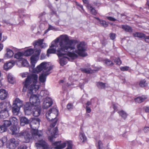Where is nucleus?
<instances>
[{
    "mask_svg": "<svg viewBox=\"0 0 149 149\" xmlns=\"http://www.w3.org/2000/svg\"><path fill=\"white\" fill-rule=\"evenodd\" d=\"M106 84L103 83L102 82H99L97 83V87L101 89L105 88L107 86H106Z\"/></svg>",
    "mask_w": 149,
    "mask_h": 149,
    "instance_id": "nucleus-37",
    "label": "nucleus"
},
{
    "mask_svg": "<svg viewBox=\"0 0 149 149\" xmlns=\"http://www.w3.org/2000/svg\"><path fill=\"white\" fill-rule=\"evenodd\" d=\"M56 123V120H55L54 122H52L47 132V133L48 135V139L51 141H52L53 139L56 138L57 136L58 133L57 128L56 127H54Z\"/></svg>",
    "mask_w": 149,
    "mask_h": 149,
    "instance_id": "nucleus-6",
    "label": "nucleus"
},
{
    "mask_svg": "<svg viewBox=\"0 0 149 149\" xmlns=\"http://www.w3.org/2000/svg\"><path fill=\"white\" fill-rule=\"evenodd\" d=\"M35 146L38 148L42 147V149H48L47 143L42 140H38V142L35 144Z\"/></svg>",
    "mask_w": 149,
    "mask_h": 149,
    "instance_id": "nucleus-15",
    "label": "nucleus"
},
{
    "mask_svg": "<svg viewBox=\"0 0 149 149\" xmlns=\"http://www.w3.org/2000/svg\"><path fill=\"white\" fill-rule=\"evenodd\" d=\"M44 39H39L36 40L33 42V45L35 48L38 46L40 47L41 48H45L47 46L46 44L44 43Z\"/></svg>",
    "mask_w": 149,
    "mask_h": 149,
    "instance_id": "nucleus-14",
    "label": "nucleus"
},
{
    "mask_svg": "<svg viewBox=\"0 0 149 149\" xmlns=\"http://www.w3.org/2000/svg\"><path fill=\"white\" fill-rule=\"evenodd\" d=\"M52 68V67L49 65V63L43 62L36 68L33 69V72L36 73L41 72H42V73H49V72Z\"/></svg>",
    "mask_w": 149,
    "mask_h": 149,
    "instance_id": "nucleus-5",
    "label": "nucleus"
},
{
    "mask_svg": "<svg viewBox=\"0 0 149 149\" xmlns=\"http://www.w3.org/2000/svg\"><path fill=\"white\" fill-rule=\"evenodd\" d=\"M115 63H116V64L120 65L121 63V61H120V59L119 58H117L116 59L115 61Z\"/></svg>",
    "mask_w": 149,
    "mask_h": 149,
    "instance_id": "nucleus-45",
    "label": "nucleus"
},
{
    "mask_svg": "<svg viewBox=\"0 0 149 149\" xmlns=\"http://www.w3.org/2000/svg\"><path fill=\"white\" fill-rule=\"evenodd\" d=\"M3 79V78H2V76H1V72H0V80L2 81V80Z\"/></svg>",
    "mask_w": 149,
    "mask_h": 149,
    "instance_id": "nucleus-61",
    "label": "nucleus"
},
{
    "mask_svg": "<svg viewBox=\"0 0 149 149\" xmlns=\"http://www.w3.org/2000/svg\"><path fill=\"white\" fill-rule=\"evenodd\" d=\"M3 45L0 43V51L2 50L3 48Z\"/></svg>",
    "mask_w": 149,
    "mask_h": 149,
    "instance_id": "nucleus-57",
    "label": "nucleus"
},
{
    "mask_svg": "<svg viewBox=\"0 0 149 149\" xmlns=\"http://www.w3.org/2000/svg\"><path fill=\"white\" fill-rule=\"evenodd\" d=\"M11 125H17L18 123L19 120L17 119L15 117H12L10 118Z\"/></svg>",
    "mask_w": 149,
    "mask_h": 149,
    "instance_id": "nucleus-30",
    "label": "nucleus"
},
{
    "mask_svg": "<svg viewBox=\"0 0 149 149\" xmlns=\"http://www.w3.org/2000/svg\"><path fill=\"white\" fill-rule=\"evenodd\" d=\"M83 3L87 4L86 7L88 8L90 13L92 14L95 15L97 13L96 10L91 4L88 3V0H83Z\"/></svg>",
    "mask_w": 149,
    "mask_h": 149,
    "instance_id": "nucleus-18",
    "label": "nucleus"
},
{
    "mask_svg": "<svg viewBox=\"0 0 149 149\" xmlns=\"http://www.w3.org/2000/svg\"><path fill=\"white\" fill-rule=\"evenodd\" d=\"M146 81L145 80H142L140 82L139 85L141 87H144L146 86Z\"/></svg>",
    "mask_w": 149,
    "mask_h": 149,
    "instance_id": "nucleus-44",
    "label": "nucleus"
},
{
    "mask_svg": "<svg viewBox=\"0 0 149 149\" xmlns=\"http://www.w3.org/2000/svg\"><path fill=\"white\" fill-rule=\"evenodd\" d=\"M99 23L100 24V25L102 26H103L104 27H107L108 26V24L107 23V22L104 20H101L100 21Z\"/></svg>",
    "mask_w": 149,
    "mask_h": 149,
    "instance_id": "nucleus-43",
    "label": "nucleus"
},
{
    "mask_svg": "<svg viewBox=\"0 0 149 149\" xmlns=\"http://www.w3.org/2000/svg\"><path fill=\"white\" fill-rule=\"evenodd\" d=\"M8 140L6 136H3L2 138L0 140V143L2 142L0 146H3L4 144Z\"/></svg>",
    "mask_w": 149,
    "mask_h": 149,
    "instance_id": "nucleus-40",
    "label": "nucleus"
},
{
    "mask_svg": "<svg viewBox=\"0 0 149 149\" xmlns=\"http://www.w3.org/2000/svg\"><path fill=\"white\" fill-rule=\"evenodd\" d=\"M27 75V74L26 73H23L22 74V77H26Z\"/></svg>",
    "mask_w": 149,
    "mask_h": 149,
    "instance_id": "nucleus-56",
    "label": "nucleus"
},
{
    "mask_svg": "<svg viewBox=\"0 0 149 149\" xmlns=\"http://www.w3.org/2000/svg\"><path fill=\"white\" fill-rule=\"evenodd\" d=\"M20 107L13 105L12 107V111L14 115H18L19 112Z\"/></svg>",
    "mask_w": 149,
    "mask_h": 149,
    "instance_id": "nucleus-27",
    "label": "nucleus"
},
{
    "mask_svg": "<svg viewBox=\"0 0 149 149\" xmlns=\"http://www.w3.org/2000/svg\"><path fill=\"white\" fill-rule=\"evenodd\" d=\"M58 114V110L55 108H53L50 109L46 113V118L49 121H53L54 122L55 120L57 121L56 119Z\"/></svg>",
    "mask_w": 149,
    "mask_h": 149,
    "instance_id": "nucleus-8",
    "label": "nucleus"
},
{
    "mask_svg": "<svg viewBox=\"0 0 149 149\" xmlns=\"http://www.w3.org/2000/svg\"><path fill=\"white\" fill-rule=\"evenodd\" d=\"M86 112L88 113H90L91 111V108L88 107H86Z\"/></svg>",
    "mask_w": 149,
    "mask_h": 149,
    "instance_id": "nucleus-52",
    "label": "nucleus"
},
{
    "mask_svg": "<svg viewBox=\"0 0 149 149\" xmlns=\"http://www.w3.org/2000/svg\"><path fill=\"white\" fill-rule=\"evenodd\" d=\"M31 128L33 130V132L31 133L30 131V130L28 129L26 130H29V131L31 132V134L32 135V137L33 136L34 137V136H36V138H39L41 136H42V133L41 131H38L37 129L38 128H36L34 127H36V125H35L34 126H30Z\"/></svg>",
    "mask_w": 149,
    "mask_h": 149,
    "instance_id": "nucleus-10",
    "label": "nucleus"
},
{
    "mask_svg": "<svg viewBox=\"0 0 149 149\" xmlns=\"http://www.w3.org/2000/svg\"><path fill=\"white\" fill-rule=\"evenodd\" d=\"M78 42L75 40H70L66 35H61L59 37L53 41L50 48H57L59 45V47L57 50L58 56L67 55L68 51L75 49L74 45Z\"/></svg>",
    "mask_w": 149,
    "mask_h": 149,
    "instance_id": "nucleus-2",
    "label": "nucleus"
},
{
    "mask_svg": "<svg viewBox=\"0 0 149 149\" xmlns=\"http://www.w3.org/2000/svg\"><path fill=\"white\" fill-rule=\"evenodd\" d=\"M74 47H75V45ZM77 49H75V48L72 50H68L67 55L72 59L76 58L79 56L84 57L87 56V53L85 52L87 48L85 42H80L77 45Z\"/></svg>",
    "mask_w": 149,
    "mask_h": 149,
    "instance_id": "nucleus-3",
    "label": "nucleus"
},
{
    "mask_svg": "<svg viewBox=\"0 0 149 149\" xmlns=\"http://www.w3.org/2000/svg\"><path fill=\"white\" fill-rule=\"evenodd\" d=\"M107 18L108 19L111 21H114L116 20V19L111 17H107Z\"/></svg>",
    "mask_w": 149,
    "mask_h": 149,
    "instance_id": "nucleus-50",
    "label": "nucleus"
},
{
    "mask_svg": "<svg viewBox=\"0 0 149 149\" xmlns=\"http://www.w3.org/2000/svg\"><path fill=\"white\" fill-rule=\"evenodd\" d=\"M67 107L68 110H70L73 108V104H72L69 103L67 104Z\"/></svg>",
    "mask_w": 149,
    "mask_h": 149,
    "instance_id": "nucleus-49",
    "label": "nucleus"
},
{
    "mask_svg": "<svg viewBox=\"0 0 149 149\" xmlns=\"http://www.w3.org/2000/svg\"><path fill=\"white\" fill-rule=\"evenodd\" d=\"M134 36L135 37H137L139 38H142L145 37V35L142 33L139 32H136L133 33Z\"/></svg>",
    "mask_w": 149,
    "mask_h": 149,
    "instance_id": "nucleus-39",
    "label": "nucleus"
},
{
    "mask_svg": "<svg viewBox=\"0 0 149 149\" xmlns=\"http://www.w3.org/2000/svg\"><path fill=\"white\" fill-rule=\"evenodd\" d=\"M79 140L80 142L84 143L87 140V138L84 133L80 132L79 135Z\"/></svg>",
    "mask_w": 149,
    "mask_h": 149,
    "instance_id": "nucleus-29",
    "label": "nucleus"
},
{
    "mask_svg": "<svg viewBox=\"0 0 149 149\" xmlns=\"http://www.w3.org/2000/svg\"><path fill=\"white\" fill-rule=\"evenodd\" d=\"M32 110V112L33 115L35 117H38L40 114L41 112V109L40 107L36 106L33 107Z\"/></svg>",
    "mask_w": 149,
    "mask_h": 149,
    "instance_id": "nucleus-20",
    "label": "nucleus"
},
{
    "mask_svg": "<svg viewBox=\"0 0 149 149\" xmlns=\"http://www.w3.org/2000/svg\"><path fill=\"white\" fill-rule=\"evenodd\" d=\"M120 116L123 118L125 119L127 116V114L123 110H121L118 112Z\"/></svg>",
    "mask_w": 149,
    "mask_h": 149,
    "instance_id": "nucleus-38",
    "label": "nucleus"
},
{
    "mask_svg": "<svg viewBox=\"0 0 149 149\" xmlns=\"http://www.w3.org/2000/svg\"><path fill=\"white\" fill-rule=\"evenodd\" d=\"M19 141L14 138H12L9 141V146L11 149H15L19 145Z\"/></svg>",
    "mask_w": 149,
    "mask_h": 149,
    "instance_id": "nucleus-16",
    "label": "nucleus"
},
{
    "mask_svg": "<svg viewBox=\"0 0 149 149\" xmlns=\"http://www.w3.org/2000/svg\"><path fill=\"white\" fill-rule=\"evenodd\" d=\"M16 62L13 60L10 61L5 63L3 66V69L6 70L11 69L15 64Z\"/></svg>",
    "mask_w": 149,
    "mask_h": 149,
    "instance_id": "nucleus-17",
    "label": "nucleus"
},
{
    "mask_svg": "<svg viewBox=\"0 0 149 149\" xmlns=\"http://www.w3.org/2000/svg\"><path fill=\"white\" fill-rule=\"evenodd\" d=\"M144 131L145 132H147L149 131V127H145L144 129Z\"/></svg>",
    "mask_w": 149,
    "mask_h": 149,
    "instance_id": "nucleus-54",
    "label": "nucleus"
},
{
    "mask_svg": "<svg viewBox=\"0 0 149 149\" xmlns=\"http://www.w3.org/2000/svg\"><path fill=\"white\" fill-rule=\"evenodd\" d=\"M10 130L12 132L13 135H17V136L18 138H22L24 142L28 143L29 142L32 138V135L28 130H23L19 133V130H17L16 126H11Z\"/></svg>",
    "mask_w": 149,
    "mask_h": 149,
    "instance_id": "nucleus-4",
    "label": "nucleus"
},
{
    "mask_svg": "<svg viewBox=\"0 0 149 149\" xmlns=\"http://www.w3.org/2000/svg\"><path fill=\"white\" fill-rule=\"evenodd\" d=\"M45 56L43 54H42L41 56V59H43L45 58Z\"/></svg>",
    "mask_w": 149,
    "mask_h": 149,
    "instance_id": "nucleus-60",
    "label": "nucleus"
},
{
    "mask_svg": "<svg viewBox=\"0 0 149 149\" xmlns=\"http://www.w3.org/2000/svg\"><path fill=\"white\" fill-rule=\"evenodd\" d=\"M145 110L146 112L149 113V107H146L145 109Z\"/></svg>",
    "mask_w": 149,
    "mask_h": 149,
    "instance_id": "nucleus-55",
    "label": "nucleus"
},
{
    "mask_svg": "<svg viewBox=\"0 0 149 149\" xmlns=\"http://www.w3.org/2000/svg\"><path fill=\"white\" fill-rule=\"evenodd\" d=\"M113 107L114 110H116L117 109V107L115 104L113 105Z\"/></svg>",
    "mask_w": 149,
    "mask_h": 149,
    "instance_id": "nucleus-59",
    "label": "nucleus"
},
{
    "mask_svg": "<svg viewBox=\"0 0 149 149\" xmlns=\"http://www.w3.org/2000/svg\"><path fill=\"white\" fill-rule=\"evenodd\" d=\"M49 93L48 91L47 90L42 91L40 93V96L43 97V99L45 98H47V97H49L48 96Z\"/></svg>",
    "mask_w": 149,
    "mask_h": 149,
    "instance_id": "nucleus-28",
    "label": "nucleus"
},
{
    "mask_svg": "<svg viewBox=\"0 0 149 149\" xmlns=\"http://www.w3.org/2000/svg\"><path fill=\"white\" fill-rule=\"evenodd\" d=\"M16 64L19 67H28L29 65V64L27 61L23 58L20 60L16 61Z\"/></svg>",
    "mask_w": 149,
    "mask_h": 149,
    "instance_id": "nucleus-12",
    "label": "nucleus"
},
{
    "mask_svg": "<svg viewBox=\"0 0 149 149\" xmlns=\"http://www.w3.org/2000/svg\"><path fill=\"white\" fill-rule=\"evenodd\" d=\"M11 125L10 120H4L3 124L2 126H0V133L6 132L7 130V127Z\"/></svg>",
    "mask_w": 149,
    "mask_h": 149,
    "instance_id": "nucleus-13",
    "label": "nucleus"
},
{
    "mask_svg": "<svg viewBox=\"0 0 149 149\" xmlns=\"http://www.w3.org/2000/svg\"><path fill=\"white\" fill-rule=\"evenodd\" d=\"M27 147L25 146H21L19 147L18 149H26Z\"/></svg>",
    "mask_w": 149,
    "mask_h": 149,
    "instance_id": "nucleus-53",
    "label": "nucleus"
},
{
    "mask_svg": "<svg viewBox=\"0 0 149 149\" xmlns=\"http://www.w3.org/2000/svg\"><path fill=\"white\" fill-rule=\"evenodd\" d=\"M6 53L4 55V58H10L13 57L14 53L12 50L7 48H6Z\"/></svg>",
    "mask_w": 149,
    "mask_h": 149,
    "instance_id": "nucleus-24",
    "label": "nucleus"
},
{
    "mask_svg": "<svg viewBox=\"0 0 149 149\" xmlns=\"http://www.w3.org/2000/svg\"><path fill=\"white\" fill-rule=\"evenodd\" d=\"M41 52V50L40 49L36 50L35 52L36 55H33L31 57V67L32 68H34L36 63L38 60L39 57L38 56L40 54Z\"/></svg>",
    "mask_w": 149,
    "mask_h": 149,
    "instance_id": "nucleus-9",
    "label": "nucleus"
},
{
    "mask_svg": "<svg viewBox=\"0 0 149 149\" xmlns=\"http://www.w3.org/2000/svg\"><path fill=\"white\" fill-rule=\"evenodd\" d=\"M103 61L105 64L107 65H113V64L111 61L107 59L104 60Z\"/></svg>",
    "mask_w": 149,
    "mask_h": 149,
    "instance_id": "nucleus-42",
    "label": "nucleus"
},
{
    "mask_svg": "<svg viewBox=\"0 0 149 149\" xmlns=\"http://www.w3.org/2000/svg\"><path fill=\"white\" fill-rule=\"evenodd\" d=\"M95 18L97 19V20H99V22H100V21H101V20H100V19L97 17H96Z\"/></svg>",
    "mask_w": 149,
    "mask_h": 149,
    "instance_id": "nucleus-64",
    "label": "nucleus"
},
{
    "mask_svg": "<svg viewBox=\"0 0 149 149\" xmlns=\"http://www.w3.org/2000/svg\"><path fill=\"white\" fill-rule=\"evenodd\" d=\"M11 107L10 102H0V117L5 118L9 116L8 109Z\"/></svg>",
    "mask_w": 149,
    "mask_h": 149,
    "instance_id": "nucleus-7",
    "label": "nucleus"
},
{
    "mask_svg": "<svg viewBox=\"0 0 149 149\" xmlns=\"http://www.w3.org/2000/svg\"><path fill=\"white\" fill-rule=\"evenodd\" d=\"M91 102H87V104L88 106L91 105Z\"/></svg>",
    "mask_w": 149,
    "mask_h": 149,
    "instance_id": "nucleus-62",
    "label": "nucleus"
},
{
    "mask_svg": "<svg viewBox=\"0 0 149 149\" xmlns=\"http://www.w3.org/2000/svg\"><path fill=\"white\" fill-rule=\"evenodd\" d=\"M42 104V107L44 109L48 108L53 104V101L50 97H47L44 99Z\"/></svg>",
    "mask_w": 149,
    "mask_h": 149,
    "instance_id": "nucleus-11",
    "label": "nucleus"
},
{
    "mask_svg": "<svg viewBox=\"0 0 149 149\" xmlns=\"http://www.w3.org/2000/svg\"><path fill=\"white\" fill-rule=\"evenodd\" d=\"M120 69L122 71H126L129 70V67L127 66L121 67L120 68Z\"/></svg>",
    "mask_w": 149,
    "mask_h": 149,
    "instance_id": "nucleus-46",
    "label": "nucleus"
},
{
    "mask_svg": "<svg viewBox=\"0 0 149 149\" xmlns=\"http://www.w3.org/2000/svg\"><path fill=\"white\" fill-rule=\"evenodd\" d=\"M49 73H42L39 77V80L41 83H44L46 80L47 76L49 74Z\"/></svg>",
    "mask_w": 149,
    "mask_h": 149,
    "instance_id": "nucleus-25",
    "label": "nucleus"
},
{
    "mask_svg": "<svg viewBox=\"0 0 149 149\" xmlns=\"http://www.w3.org/2000/svg\"><path fill=\"white\" fill-rule=\"evenodd\" d=\"M2 83L1 82V81L0 80V88H1L2 86Z\"/></svg>",
    "mask_w": 149,
    "mask_h": 149,
    "instance_id": "nucleus-63",
    "label": "nucleus"
},
{
    "mask_svg": "<svg viewBox=\"0 0 149 149\" xmlns=\"http://www.w3.org/2000/svg\"><path fill=\"white\" fill-rule=\"evenodd\" d=\"M56 51H57V50L56 48H54V47L51 48L47 50V54L55 53Z\"/></svg>",
    "mask_w": 149,
    "mask_h": 149,
    "instance_id": "nucleus-41",
    "label": "nucleus"
},
{
    "mask_svg": "<svg viewBox=\"0 0 149 149\" xmlns=\"http://www.w3.org/2000/svg\"><path fill=\"white\" fill-rule=\"evenodd\" d=\"M8 96V92L4 89H0V99L3 100L6 99Z\"/></svg>",
    "mask_w": 149,
    "mask_h": 149,
    "instance_id": "nucleus-21",
    "label": "nucleus"
},
{
    "mask_svg": "<svg viewBox=\"0 0 149 149\" xmlns=\"http://www.w3.org/2000/svg\"><path fill=\"white\" fill-rule=\"evenodd\" d=\"M38 76L35 74H30L27 76L25 80L23 82L22 91L25 92L28 89L27 95L31 96L30 102H27L25 105L24 110L26 115H30L32 112L33 107L38 106L40 104V100L38 97L36 95H33L38 91L40 87L37 85Z\"/></svg>",
    "mask_w": 149,
    "mask_h": 149,
    "instance_id": "nucleus-1",
    "label": "nucleus"
},
{
    "mask_svg": "<svg viewBox=\"0 0 149 149\" xmlns=\"http://www.w3.org/2000/svg\"><path fill=\"white\" fill-rule=\"evenodd\" d=\"M78 6L81 8L82 10L83 11L84 10L83 8V6L79 4Z\"/></svg>",
    "mask_w": 149,
    "mask_h": 149,
    "instance_id": "nucleus-58",
    "label": "nucleus"
},
{
    "mask_svg": "<svg viewBox=\"0 0 149 149\" xmlns=\"http://www.w3.org/2000/svg\"><path fill=\"white\" fill-rule=\"evenodd\" d=\"M40 120L38 118H33L30 124V126H34L36 125V128H38L40 125Z\"/></svg>",
    "mask_w": 149,
    "mask_h": 149,
    "instance_id": "nucleus-26",
    "label": "nucleus"
},
{
    "mask_svg": "<svg viewBox=\"0 0 149 149\" xmlns=\"http://www.w3.org/2000/svg\"><path fill=\"white\" fill-rule=\"evenodd\" d=\"M20 124L21 126H24L30 123V120L24 116L21 117L19 118Z\"/></svg>",
    "mask_w": 149,
    "mask_h": 149,
    "instance_id": "nucleus-22",
    "label": "nucleus"
},
{
    "mask_svg": "<svg viewBox=\"0 0 149 149\" xmlns=\"http://www.w3.org/2000/svg\"><path fill=\"white\" fill-rule=\"evenodd\" d=\"M122 28L126 32H132V28L127 25H121Z\"/></svg>",
    "mask_w": 149,
    "mask_h": 149,
    "instance_id": "nucleus-32",
    "label": "nucleus"
},
{
    "mask_svg": "<svg viewBox=\"0 0 149 149\" xmlns=\"http://www.w3.org/2000/svg\"><path fill=\"white\" fill-rule=\"evenodd\" d=\"M60 58V63L61 66H63L67 63V60L69 59L68 57H70L67 55H63V56H58Z\"/></svg>",
    "mask_w": 149,
    "mask_h": 149,
    "instance_id": "nucleus-19",
    "label": "nucleus"
},
{
    "mask_svg": "<svg viewBox=\"0 0 149 149\" xmlns=\"http://www.w3.org/2000/svg\"><path fill=\"white\" fill-rule=\"evenodd\" d=\"M23 102L19 99L17 98L15 101V102L13 104V105L17 106L19 107H21L23 106Z\"/></svg>",
    "mask_w": 149,
    "mask_h": 149,
    "instance_id": "nucleus-31",
    "label": "nucleus"
},
{
    "mask_svg": "<svg viewBox=\"0 0 149 149\" xmlns=\"http://www.w3.org/2000/svg\"><path fill=\"white\" fill-rule=\"evenodd\" d=\"M33 52V49L31 48L26 51L24 53V54L26 56H29L31 55Z\"/></svg>",
    "mask_w": 149,
    "mask_h": 149,
    "instance_id": "nucleus-35",
    "label": "nucleus"
},
{
    "mask_svg": "<svg viewBox=\"0 0 149 149\" xmlns=\"http://www.w3.org/2000/svg\"><path fill=\"white\" fill-rule=\"evenodd\" d=\"M96 146L97 149H104L103 144L100 140H98L96 143Z\"/></svg>",
    "mask_w": 149,
    "mask_h": 149,
    "instance_id": "nucleus-34",
    "label": "nucleus"
},
{
    "mask_svg": "<svg viewBox=\"0 0 149 149\" xmlns=\"http://www.w3.org/2000/svg\"><path fill=\"white\" fill-rule=\"evenodd\" d=\"M145 38V40L147 42L149 43V36H146L145 35V37H144Z\"/></svg>",
    "mask_w": 149,
    "mask_h": 149,
    "instance_id": "nucleus-51",
    "label": "nucleus"
},
{
    "mask_svg": "<svg viewBox=\"0 0 149 149\" xmlns=\"http://www.w3.org/2000/svg\"><path fill=\"white\" fill-rule=\"evenodd\" d=\"M148 97L146 95H143L136 98L134 100L136 103H141L143 102Z\"/></svg>",
    "mask_w": 149,
    "mask_h": 149,
    "instance_id": "nucleus-23",
    "label": "nucleus"
},
{
    "mask_svg": "<svg viewBox=\"0 0 149 149\" xmlns=\"http://www.w3.org/2000/svg\"><path fill=\"white\" fill-rule=\"evenodd\" d=\"M81 70L82 71L86 73H89L91 72L90 69L82 68L81 69Z\"/></svg>",
    "mask_w": 149,
    "mask_h": 149,
    "instance_id": "nucleus-47",
    "label": "nucleus"
},
{
    "mask_svg": "<svg viewBox=\"0 0 149 149\" xmlns=\"http://www.w3.org/2000/svg\"><path fill=\"white\" fill-rule=\"evenodd\" d=\"M8 79L9 82L11 84H13L15 82L14 78L10 73L8 74Z\"/></svg>",
    "mask_w": 149,
    "mask_h": 149,
    "instance_id": "nucleus-33",
    "label": "nucleus"
},
{
    "mask_svg": "<svg viewBox=\"0 0 149 149\" xmlns=\"http://www.w3.org/2000/svg\"><path fill=\"white\" fill-rule=\"evenodd\" d=\"M110 37L111 39L113 40L116 38V34L114 33H111L110 34Z\"/></svg>",
    "mask_w": 149,
    "mask_h": 149,
    "instance_id": "nucleus-48",
    "label": "nucleus"
},
{
    "mask_svg": "<svg viewBox=\"0 0 149 149\" xmlns=\"http://www.w3.org/2000/svg\"><path fill=\"white\" fill-rule=\"evenodd\" d=\"M23 54L21 52H18L16 53L14 55V58H15L20 60L23 58Z\"/></svg>",
    "mask_w": 149,
    "mask_h": 149,
    "instance_id": "nucleus-36",
    "label": "nucleus"
}]
</instances>
